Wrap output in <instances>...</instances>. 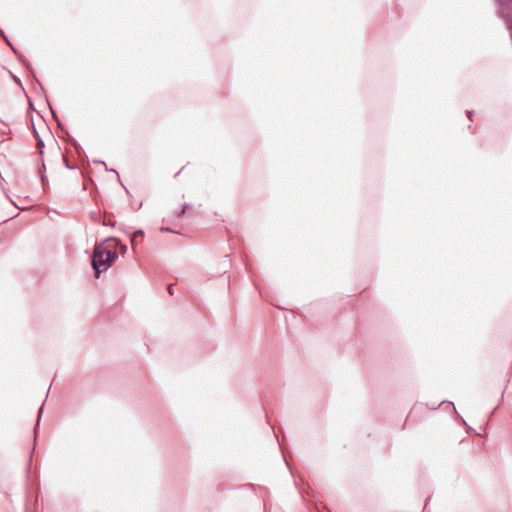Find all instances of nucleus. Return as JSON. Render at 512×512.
I'll return each mask as SVG.
<instances>
[{
  "label": "nucleus",
  "instance_id": "f257e3e1",
  "mask_svg": "<svg viewBox=\"0 0 512 512\" xmlns=\"http://www.w3.org/2000/svg\"><path fill=\"white\" fill-rule=\"evenodd\" d=\"M117 258L116 251L108 249L103 245H97L92 256V266L95 270L96 278H99L102 271L110 268Z\"/></svg>",
  "mask_w": 512,
  "mask_h": 512
},
{
  "label": "nucleus",
  "instance_id": "f03ea898",
  "mask_svg": "<svg viewBox=\"0 0 512 512\" xmlns=\"http://www.w3.org/2000/svg\"><path fill=\"white\" fill-rule=\"evenodd\" d=\"M140 236L141 238H143L144 236V232L143 230H138L137 232H135L131 238V242L133 245H135L136 241H137V237Z\"/></svg>",
  "mask_w": 512,
  "mask_h": 512
},
{
  "label": "nucleus",
  "instance_id": "7ed1b4c3",
  "mask_svg": "<svg viewBox=\"0 0 512 512\" xmlns=\"http://www.w3.org/2000/svg\"><path fill=\"white\" fill-rule=\"evenodd\" d=\"M42 411H43V406L40 407V410H39V415H38V421L36 423V426H35V431L38 429L39 427V419L41 417V414H42Z\"/></svg>",
  "mask_w": 512,
  "mask_h": 512
},
{
  "label": "nucleus",
  "instance_id": "20e7f679",
  "mask_svg": "<svg viewBox=\"0 0 512 512\" xmlns=\"http://www.w3.org/2000/svg\"><path fill=\"white\" fill-rule=\"evenodd\" d=\"M168 292H169L170 295H173L174 292H173V289H172V285H170L168 287Z\"/></svg>",
  "mask_w": 512,
  "mask_h": 512
},
{
  "label": "nucleus",
  "instance_id": "39448f33",
  "mask_svg": "<svg viewBox=\"0 0 512 512\" xmlns=\"http://www.w3.org/2000/svg\"><path fill=\"white\" fill-rule=\"evenodd\" d=\"M38 146H39V147L44 146V143H43V141H42L41 139H38Z\"/></svg>",
  "mask_w": 512,
  "mask_h": 512
},
{
  "label": "nucleus",
  "instance_id": "423d86ee",
  "mask_svg": "<svg viewBox=\"0 0 512 512\" xmlns=\"http://www.w3.org/2000/svg\"><path fill=\"white\" fill-rule=\"evenodd\" d=\"M122 251L125 253L127 251V246L126 245H122Z\"/></svg>",
  "mask_w": 512,
  "mask_h": 512
},
{
  "label": "nucleus",
  "instance_id": "0eeeda50",
  "mask_svg": "<svg viewBox=\"0 0 512 512\" xmlns=\"http://www.w3.org/2000/svg\"><path fill=\"white\" fill-rule=\"evenodd\" d=\"M467 115H468V118L471 120L472 112H471V111H468V112H467Z\"/></svg>",
  "mask_w": 512,
  "mask_h": 512
},
{
  "label": "nucleus",
  "instance_id": "6e6552de",
  "mask_svg": "<svg viewBox=\"0 0 512 512\" xmlns=\"http://www.w3.org/2000/svg\"><path fill=\"white\" fill-rule=\"evenodd\" d=\"M184 212H185V207L182 208L181 214H183Z\"/></svg>",
  "mask_w": 512,
  "mask_h": 512
},
{
  "label": "nucleus",
  "instance_id": "1a4fd4ad",
  "mask_svg": "<svg viewBox=\"0 0 512 512\" xmlns=\"http://www.w3.org/2000/svg\"><path fill=\"white\" fill-rule=\"evenodd\" d=\"M110 172H114L117 174L116 170L115 169H111Z\"/></svg>",
  "mask_w": 512,
  "mask_h": 512
}]
</instances>
